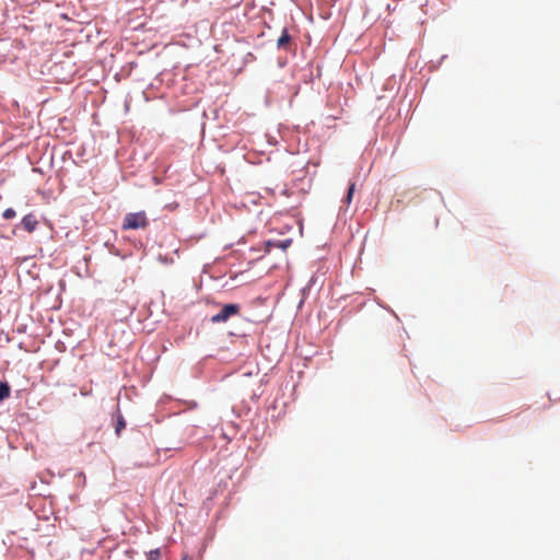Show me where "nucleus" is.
I'll return each instance as SVG.
<instances>
[{"instance_id":"obj_1","label":"nucleus","mask_w":560,"mask_h":560,"mask_svg":"<svg viewBox=\"0 0 560 560\" xmlns=\"http://www.w3.org/2000/svg\"><path fill=\"white\" fill-rule=\"evenodd\" d=\"M149 226V219L144 211L127 213L122 221V230H139Z\"/></svg>"},{"instance_id":"obj_2","label":"nucleus","mask_w":560,"mask_h":560,"mask_svg":"<svg viewBox=\"0 0 560 560\" xmlns=\"http://www.w3.org/2000/svg\"><path fill=\"white\" fill-rule=\"evenodd\" d=\"M240 311L238 304H225L210 320L212 324L226 323L232 316L238 315Z\"/></svg>"},{"instance_id":"obj_3","label":"nucleus","mask_w":560,"mask_h":560,"mask_svg":"<svg viewBox=\"0 0 560 560\" xmlns=\"http://www.w3.org/2000/svg\"><path fill=\"white\" fill-rule=\"evenodd\" d=\"M21 224L25 231H27L28 233H32L36 229L38 222H37L36 217L34 214L30 213V214H26L22 219Z\"/></svg>"},{"instance_id":"obj_4","label":"nucleus","mask_w":560,"mask_h":560,"mask_svg":"<svg viewBox=\"0 0 560 560\" xmlns=\"http://www.w3.org/2000/svg\"><path fill=\"white\" fill-rule=\"evenodd\" d=\"M290 40H291V37H290L288 31L284 28L282 31V34L280 35V37L277 40V47L280 49H288Z\"/></svg>"},{"instance_id":"obj_5","label":"nucleus","mask_w":560,"mask_h":560,"mask_svg":"<svg viewBox=\"0 0 560 560\" xmlns=\"http://www.w3.org/2000/svg\"><path fill=\"white\" fill-rule=\"evenodd\" d=\"M126 428V421L124 417L119 413L117 416V421L115 424V432L117 435H120L121 431Z\"/></svg>"},{"instance_id":"obj_6","label":"nucleus","mask_w":560,"mask_h":560,"mask_svg":"<svg viewBox=\"0 0 560 560\" xmlns=\"http://www.w3.org/2000/svg\"><path fill=\"white\" fill-rule=\"evenodd\" d=\"M10 396V387L7 383L0 382V400Z\"/></svg>"},{"instance_id":"obj_7","label":"nucleus","mask_w":560,"mask_h":560,"mask_svg":"<svg viewBox=\"0 0 560 560\" xmlns=\"http://www.w3.org/2000/svg\"><path fill=\"white\" fill-rule=\"evenodd\" d=\"M354 188H355V184L354 183H351L350 186H349V189H348V194L345 198V202L347 205H350L351 201H352V197H353V192H354Z\"/></svg>"},{"instance_id":"obj_8","label":"nucleus","mask_w":560,"mask_h":560,"mask_svg":"<svg viewBox=\"0 0 560 560\" xmlns=\"http://www.w3.org/2000/svg\"><path fill=\"white\" fill-rule=\"evenodd\" d=\"M2 215L4 219L10 220L15 217V211L12 208H8L4 210Z\"/></svg>"},{"instance_id":"obj_9","label":"nucleus","mask_w":560,"mask_h":560,"mask_svg":"<svg viewBox=\"0 0 560 560\" xmlns=\"http://www.w3.org/2000/svg\"><path fill=\"white\" fill-rule=\"evenodd\" d=\"M150 555H151L152 559H156L160 556V551H159V549H155V550L151 551Z\"/></svg>"},{"instance_id":"obj_10","label":"nucleus","mask_w":560,"mask_h":560,"mask_svg":"<svg viewBox=\"0 0 560 560\" xmlns=\"http://www.w3.org/2000/svg\"><path fill=\"white\" fill-rule=\"evenodd\" d=\"M183 560H186V559H183Z\"/></svg>"}]
</instances>
